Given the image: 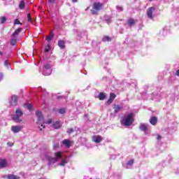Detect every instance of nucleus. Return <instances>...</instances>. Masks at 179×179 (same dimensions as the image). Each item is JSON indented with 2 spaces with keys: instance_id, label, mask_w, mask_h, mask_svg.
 <instances>
[{
  "instance_id": "nucleus-1",
  "label": "nucleus",
  "mask_w": 179,
  "mask_h": 179,
  "mask_svg": "<svg viewBox=\"0 0 179 179\" xmlns=\"http://www.w3.org/2000/svg\"><path fill=\"white\" fill-rule=\"evenodd\" d=\"M134 117V113H129L127 116L124 117L120 122L122 125H124V127H131L135 122Z\"/></svg>"
},
{
  "instance_id": "nucleus-2",
  "label": "nucleus",
  "mask_w": 179,
  "mask_h": 179,
  "mask_svg": "<svg viewBox=\"0 0 179 179\" xmlns=\"http://www.w3.org/2000/svg\"><path fill=\"white\" fill-rule=\"evenodd\" d=\"M103 8H104V4H103V3L94 2L92 4V8L91 9L92 15L97 16L100 10H103Z\"/></svg>"
},
{
  "instance_id": "nucleus-3",
  "label": "nucleus",
  "mask_w": 179,
  "mask_h": 179,
  "mask_svg": "<svg viewBox=\"0 0 179 179\" xmlns=\"http://www.w3.org/2000/svg\"><path fill=\"white\" fill-rule=\"evenodd\" d=\"M23 115V112L20 109L17 108L15 110V115L13 116V120L15 122H22V119L20 117Z\"/></svg>"
},
{
  "instance_id": "nucleus-4",
  "label": "nucleus",
  "mask_w": 179,
  "mask_h": 179,
  "mask_svg": "<svg viewBox=\"0 0 179 179\" xmlns=\"http://www.w3.org/2000/svg\"><path fill=\"white\" fill-rule=\"evenodd\" d=\"M19 99V96L17 95H13L11 96V100L10 101V105L11 107H15V106H17V100Z\"/></svg>"
},
{
  "instance_id": "nucleus-5",
  "label": "nucleus",
  "mask_w": 179,
  "mask_h": 179,
  "mask_svg": "<svg viewBox=\"0 0 179 179\" xmlns=\"http://www.w3.org/2000/svg\"><path fill=\"white\" fill-rule=\"evenodd\" d=\"M156 10V8L155 7H150L147 9V15L149 19H153V12Z\"/></svg>"
},
{
  "instance_id": "nucleus-6",
  "label": "nucleus",
  "mask_w": 179,
  "mask_h": 179,
  "mask_svg": "<svg viewBox=\"0 0 179 179\" xmlns=\"http://www.w3.org/2000/svg\"><path fill=\"white\" fill-rule=\"evenodd\" d=\"M23 129V127L22 126H12L11 131L14 132V134H17V132H20Z\"/></svg>"
},
{
  "instance_id": "nucleus-7",
  "label": "nucleus",
  "mask_w": 179,
  "mask_h": 179,
  "mask_svg": "<svg viewBox=\"0 0 179 179\" xmlns=\"http://www.w3.org/2000/svg\"><path fill=\"white\" fill-rule=\"evenodd\" d=\"M117 97V95H115V94H114L113 92H110V96L109 99H108V101H106V103L108 104H111V103H113V101H114V99Z\"/></svg>"
},
{
  "instance_id": "nucleus-8",
  "label": "nucleus",
  "mask_w": 179,
  "mask_h": 179,
  "mask_svg": "<svg viewBox=\"0 0 179 179\" xmlns=\"http://www.w3.org/2000/svg\"><path fill=\"white\" fill-rule=\"evenodd\" d=\"M43 69H45V71H48V72L45 73V75H51L52 73V70L51 69V64H45Z\"/></svg>"
},
{
  "instance_id": "nucleus-9",
  "label": "nucleus",
  "mask_w": 179,
  "mask_h": 179,
  "mask_svg": "<svg viewBox=\"0 0 179 179\" xmlns=\"http://www.w3.org/2000/svg\"><path fill=\"white\" fill-rule=\"evenodd\" d=\"M101 141H103V138H101V136L100 135L92 136V141L95 142V143H100Z\"/></svg>"
},
{
  "instance_id": "nucleus-10",
  "label": "nucleus",
  "mask_w": 179,
  "mask_h": 179,
  "mask_svg": "<svg viewBox=\"0 0 179 179\" xmlns=\"http://www.w3.org/2000/svg\"><path fill=\"white\" fill-rule=\"evenodd\" d=\"M8 167V161L5 159H0V169Z\"/></svg>"
},
{
  "instance_id": "nucleus-11",
  "label": "nucleus",
  "mask_w": 179,
  "mask_h": 179,
  "mask_svg": "<svg viewBox=\"0 0 179 179\" xmlns=\"http://www.w3.org/2000/svg\"><path fill=\"white\" fill-rule=\"evenodd\" d=\"M66 43V42L64 40H59L57 43V45L58 47H59V48H61V50H64V48H65Z\"/></svg>"
},
{
  "instance_id": "nucleus-12",
  "label": "nucleus",
  "mask_w": 179,
  "mask_h": 179,
  "mask_svg": "<svg viewBox=\"0 0 179 179\" xmlns=\"http://www.w3.org/2000/svg\"><path fill=\"white\" fill-rule=\"evenodd\" d=\"M36 115L38 117V122L43 121L44 120V117L43 116V113L40 111L36 112Z\"/></svg>"
},
{
  "instance_id": "nucleus-13",
  "label": "nucleus",
  "mask_w": 179,
  "mask_h": 179,
  "mask_svg": "<svg viewBox=\"0 0 179 179\" xmlns=\"http://www.w3.org/2000/svg\"><path fill=\"white\" fill-rule=\"evenodd\" d=\"M157 117L156 116H152L150 118V123L151 125H157Z\"/></svg>"
},
{
  "instance_id": "nucleus-14",
  "label": "nucleus",
  "mask_w": 179,
  "mask_h": 179,
  "mask_svg": "<svg viewBox=\"0 0 179 179\" xmlns=\"http://www.w3.org/2000/svg\"><path fill=\"white\" fill-rule=\"evenodd\" d=\"M136 23V20H134V18H129L127 20V24L129 26V27H132L134 24Z\"/></svg>"
},
{
  "instance_id": "nucleus-15",
  "label": "nucleus",
  "mask_w": 179,
  "mask_h": 179,
  "mask_svg": "<svg viewBox=\"0 0 179 179\" xmlns=\"http://www.w3.org/2000/svg\"><path fill=\"white\" fill-rule=\"evenodd\" d=\"M23 30V29L22 28H17L14 33L12 34L13 37H16V36H19V34H20V33L22 32V31Z\"/></svg>"
},
{
  "instance_id": "nucleus-16",
  "label": "nucleus",
  "mask_w": 179,
  "mask_h": 179,
  "mask_svg": "<svg viewBox=\"0 0 179 179\" xmlns=\"http://www.w3.org/2000/svg\"><path fill=\"white\" fill-rule=\"evenodd\" d=\"M114 110H115V114H117V113H120V111L122 110V106H120V105H115Z\"/></svg>"
},
{
  "instance_id": "nucleus-17",
  "label": "nucleus",
  "mask_w": 179,
  "mask_h": 179,
  "mask_svg": "<svg viewBox=\"0 0 179 179\" xmlns=\"http://www.w3.org/2000/svg\"><path fill=\"white\" fill-rule=\"evenodd\" d=\"M62 143L66 146V148H71V141L68 139H65L62 141Z\"/></svg>"
},
{
  "instance_id": "nucleus-18",
  "label": "nucleus",
  "mask_w": 179,
  "mask_h": 179,
  "mask_svg": "<svg viewBox=\"0 0 179 179\" xmlns=\"http://www.w3.org/2000/svg\"><path fill=\"white\" fill-rule=\"evenodd\" d=\"M139 129H141V131H143L144 132H146V131H148V126H146V124H141Z\"/></svg>"
},
{
  "instance_id": "nucleus-19",
  "label": "nucleus",
  "mask_w": 179,
  "mask_h": 179,
  "mask_svg": "<svg viewBox=\"0 0 179 179\" xmlns=\"http://www.w3.org/2000/svg\"><path fill=\"white\" fill-rule=\"evenodd\" d=\"M53 128H55V129H59V128H61V123L59 122H55L53 124H52Z\"/></svg>"
},
{
  "instance_id": "nucleus-20",
  "label": "nucleus",
  "mask_w": 179,
  "mask_h": 179,
  "mask_svg": "<svg viewBox=\"0 0 179 179\" xmlns=\"http://www.w3.org/2000/svg\"><path fill=\"white\" fill-rule=\"evenodd\" d=\"M98 99H99V100H106V93H99V94L98 95Z\"/></svg>"
},
{
  "instance_id": "nucleus-21",
  "label": "nucleus",
  "mask_w": 179,
  "mask_h": 179,
  "mask_svg": "<svg viewBox=\"0 0 179 179\" xmlns=\"http://www.w3.org/2000/svg\"><path fill=\"white\" fill-rule=\"evenodd\" d=\"M8 179H20V177L13 175V174H9L7 176Z\"/></svg>"
},
{
  "instance_id": "nucleus-22",
  "label": "nucleus",
  "mask_w": 179,
  "mask_h": 179,
  "mask_svg": "<svg viewBox=\"0 0 179 179\" xmlns=\"http://www.w3.org/2000/svg\"><path fill=\"white\" fill-rule=\"evenodd\" d=\"M112 38L108 36H105L102 38V41H103V43H106V41L110 42Z\"/></svg>"
},
{
  "instance_id": "nucleus-23",
  "label": "nucleus",
  "mask_w": 179,
  "mask_h": 179,
  "mask_svg": "<svg viewBox=\"0 0 179 179\" xmlns=\"http://www.w3.org/2000/svg\"><path fill=\"white\" fill-rule=\"evenodd\" d=\"M54 38V33L51 32L49 36L46 37L47 41H51Z\"/></svg>"
},
{
  "instance_id": "nucleus-24",
  "label": "nucleus",
  "mask_w": 179,
  "mask_h": 179,
  "mask_svg": "<svg viewBox=\"0 0 179 179\" xmlns=\"http://www.w3.org/2000/svg\"><path fill=\"white\" fill-rule=\"evenodd\" d=\"M48 160H49V163L51 164V163H57L58 159L55 157H50L48 158Z\"/></svg>"
},
{
  "instance_id": "nucleus-25",
  "label": "nucleus",
  "mask_w": 179,
  "mask_h": 179,
  "mask_svg": "<svg viewBox=\"0 0 179 179\" xmlns=\"http://www.w3.org/2000/svg\"><path fill=\"white\" fill-rule=\"evenodd\" d=\"M104 18H105V20L106 21V22L108 23V24H110V23H111V16L105 15Z\"/></svg>"
},
{
  "instance_id": "nucleus-26",
  "label": "nucleus",
  "mask_w": 179,
  "mask_h": 179,
  "mask_svg": "<svg viewBox=\"0 0 179 179\" xmlns=\"http://www.w3.org/2000/svg\"><path fill=\"white\" fill-rule=\"evenodd\" d=\"M54 155L55 156V157H57V159H62V152L59 151L57 152H55Z\"/></svg>"
},
{
  "instance_id": "nucleus-27",
  "label": "nucleus",
  "mask_w": 179,
  "mask_h": 179,
  "mask_svg": "<svg viewBox=\"0 0 179 179\" xmlns=\"http://www.w3.org/2000/svg\"><path fill=\"white\" fill-rule=\"evenodd\" d=\"M24 6H25L24 0H22L20 1V4H19V8H20V9H24Z\"/></svg>"
},
{
  "instance_id": "nucleus-28",
  "label": "nucleus",
  "mask_w": 179,
  "mask_h": 179,
  "mask_svg": "<svg viewBox=\"0 0 179 179\" xmlns=\"http://www.w3.org/2000/svg\"><path fill=\"white\" fill-rule=\"evenodd\" d=\"M16 43H17V41L16 39H11L10 45H16Z\"/></svg>"
},
{
  "instance_id": "nucleus-29",
  "label": "nucleus",
  "mask_w": 179,
  "mask_h": 179,
  "mask_svg": "<svg viewBox=\"0 0 179 179\" xmlns=\"http://www.w3.org/2000/svg\"><path fill=\"white\" fill-rule=\"evenodd\" d=\"M66 163H68V162L63 159L62 160V162L59 164V166H61L62 167H64V166H65Z\"/></svg>"
},
{
  "instance_id": "nucleus-30",
  "label": "nucleus",
  "mask_w": 179,
  "mask_h": 179,
  "mask_svg": "<svg viewBox=\"0 0 179 179\" xmlns=\"http://www.w3.org/2000/svg\"><path fill=\"white\" fill-rule=\"evenodd\" d=\"M59 114H65V113H66V110H65V108H60L59 110Z\"/></svg>"
},
{
  "instance_id": "nucleus-31",
  "label": "nucleus",
  "mask_w": 179,
  "mask_h": 179,
  "mask_svg": "<svg viewBox=\"0 0 179 179\" xmlns=\"http://www.w3.org/2000/svg\"><path fill=\"white\" fill-rule=\"evenodd\" d=\"M27 19H28V22H33V20L31 19V14L30 13L27 14Z\"/></svg>"
},
{
  "instance_id": "nucleus-32",
  "label": "nucleus",
  "mask_w": 179,
  "mask_h": 179,
  "mask_svg": "<svg viewBox=\"0 0 179 179\" xmlns=\"http://www.w3.org/2000/svg\"><path fill=\"white\" fill-rule=\"evenodd\" d=\"M51 50V46L50 45H48L45 49V52H48Z\"/></svg>"
},
{
  "instance_id": "nucleus-33",
  "label": "nucleus",
  "mask_w": 179,
  "mask_h": 179,
  "mask_svg": "<svg viewBox=\"0 0 179 179\" xmlns=\"http://www.w3.org/2000/svg\"><path fill=\"white\" fill-rule=\"evenodd\" d=\"M27 108L28 110H31V108H33V104L32 103H29L27 105Z\"/></svg>"
},
{
  "instance_id": "nucleus-34",
  "label": "nucleus",
  "mask_w": 179,
  "mask_h": 179,
  "mask_svg": "<svg viewBox=\"0 0 179 179\" xmlns=\"http://www.w3.org/2000/svg\"><path fill=\"white\" fill-rule=\"evenodd\" d=\"M74 131H75V130H74L73 129L70 128V129H69L67 130V134H71L73 133Z\"/></svg>"
},
{
  "instance_id": "nucleus-35",
  "label": "nucleus",
  "mask_w": 179,
  "mask_h": 179,
  "mask_svg": "<svg viewBox=\"0 0 179 179\" xmlns=\"http://www.w3.org/2000/svg\"><path fill=\"white\" fill-rule=\"evenodd\" d=\"M6 20V17H1V23L2 24H3V23H5V21Z\"/></svg>"
},
{
  "instance_id": "nucleus-36",
  "label": "nucleus",
  "mask_w": 179,
  "mask_h": 179,
  "mask_svg": "<svg viewBox=\"0 0 179 179\" xmlns=\"http://www.w3.org/2000/svg\"><path fill=\"white\" fill-rule=\"evenodd\" d=\"M14 24H22V22L18 19L15 20Z\"/></svg>"
},
{
  "instance_id": "nucleus-37",
  "label": "nucleus",
  "mask_w": 179,
  "mask_h": 179,
  "mask_svg": "<svg viewBox=\"0 0 179 179\" xmlns=\"http://www.w3.org/2000/svg\"><path fill=\"white\" fill-rule=\"evenodd\" d=\"M132 164H134V159H130V160L127 162V166H132Z\"/></svg>"
},
{
  "instance_id": "nucleus-38",
  "label": "nucleus",
  "mask_w": 179,
  "mask_h": 179,
  "mask_svg": "<svg viewBox=\"0 0 179 179\" xmlns=\"http://www.w3.org/2000/svg\"><path fill=\"white\" fill-rule=\"evenodd\" d=\"M53 148L54 149H58L59 148V143L55 144Z\"/></svg>"
},
{
  "instance_id": "nucleus-39",
  "label": "nucleus",
  "mask_w": 179,
  "mask_h": 179,
  "mask_svg": "<svg viewBox=\"0 0 179 179\" xmlns=\"http://www.w3.org/2000/svg\"><path fill=\"white\" fill-rule=\"evenodd\" d=\"M47 72H48V71H45V69H43V75L45 76H50V75H46L45 73H47Z\"/></svg>"
},
{
  "instance_id": "nucleus-40",
  "label": "nucleus",
  "mask_w": 179,
  "mask_h": 179,
  "mask_svg": "<svg viewBox=\"0 0 179 179\" xmlns=\"http://www.w3.org/2000/svg\"><path fill=\"white\" fill-rule=\"evenodd\" d=\"M162 139V136L160 135V134H158L157 136V141H160Z\"/></svg>"
},
{
  "instance_id": "nucleus-41",
  "label": "nucleus",
  "mask_w": 179,
  "mask_h": 179,
  "mask_svg": "<svg viewBox=\"0 0 179 179\" xmlns=\"http://www.w3.org/2000/svg\"><path fill=\"white\" fill-rule=\"evenodd\" d=\"M51 122H52V119H49L45 124H51Z\"/></svg>"
},
{
  "instance_id": "nucleus-42",
  "label": "nucleus",
  "mask_w": 179,
  "mask_h": 179,
  "mask_svg": "<svg viewBox=\"0 0 179 179\" xmlns=\"http://www.w3.org/2000/svg\"><path fill=\"white\" fill-rule=\"evenodd\" d=\"M48 2H50V3H55V0H48Z\"/></svg>"
},
{
  "instance_id": "nucleus-43",
  "label": "nucleus",
  "mask_w": 179,
  "mask_h": 179,
  "mask_svg": "<svg viewBox=\"0 0 179 179\" xmlns=\"http://www.w3.org/2000/svg\"><path fill=\"white\" fill-rule=\"evenodd\" d=\"M8 146L12 147L13 146V144L12 143L8 142L7 143Z\"/></svg>"
},
{
  "instance_id": "nucleus-44",
  "label": "nucleus",
  "mask_w": 179,
  "mask_h": 179,
  "mask_svg": "<svg viewBox=\"0 0 179 179\" xmlns=\"http://www.w3.org/2000/svg\"><path fill=\"white\" fill-rule=\"evenodd\" d=\"M175 75L179 76V69L176 71Z\"/></svg>"
},
{
  "instance_id": "nucleus-45",
  "label": "nucleus",
  "mask_w": 179,
  "mask_h": 179,
  "mask_svg": "<svg viewBox=\"0 0 179 179\" xmlns=\"http://www.w3.org/2000/svg\"><path fill=\"white\" fill-rule=\"evenodd\" d=\"M2 78H3V75L0 73V81L2 80Z\"/></svg>"
},
{
  "instance_id": "nucleus-46",
  "label": "nucleus",
  "mask_w": 179,
  "mask_h": 179,
  "mask_svg": "<svg viewBox=\"0 0 179 179\" xmlns=\"http://www.w3.org/2000/svg\"><path fill=\"white\" fill-rule=\"evenodd\" d=\"M4 65H5V66H8V60H6L4 62Z\"/></svg>"
},
{
  "instance_id": "nucleus-47",
  "label": "nucleus",
  "mask_w": 179,
  "mask_h": 179,
  "mask_svg": "<svg viewBox=\"0 0 179 179\" xmlns=\"http://www.w3.org/2000/svg\"><path fill=\"white\" fill-rule=\"evenodd\" d=\"M60 99H64L62 96H57V100H60Z\"/></svg>"
},
{
  "instance_id": "nucleus-48",
  "label": "nucleus",
  "mask_w": 179,
  "mask_h": 179,
  "mask_svg": "<svg viewBox=\"0 0 179 179\" xmlns=\"http://www.w3.org/2000/svg\"><path fill=\"white\" fill-rule=\"evenodd\" d=\"M2 55H3V53L0 50V57H2Z\"/></svg>"
},
{
  "instance_id": "nucleus-49",
  "label": "nucleus",
  "mask_w": 179,
  "mask_h": 179,
  "mask_svg": "<svg viewBox=\"0 0 179 179\" xmlns=\"http://www.w3.org/2000/svg\"><path fill=\"white\" fill-rule=\"evenodd\" d=\"M72 2L73 3L78 2V0H72Z\"/></svg>"
},
{
  "instance_id": "nucleus-50",
  "label": "nucleus",
  "mask_w": 179,
  "mask_h": 179,
  "mask_svg": "<svg viewBox=\"0 0 179 179\" xmlns=\"http://www.w3.org/2000/svg\"><path fill=\"white\" fill-rule=\"evenodd\" d=\"M41 127H43V128H45V126L41 124Z\"/></svg>"
},
{
  "instance_id": "nucleus-51",
  "label": "nucleus",
  "mask_w": 179,
  "mask_h": 179,
  "mask_svg": "<svg viewBox=\"0 0 179 179\" xmlns=\"http://www.w3.org/2000/svg\"><path fill=\"white\" fill-rule=\"evenodd\" d=\"M88 9H89V7H88V8H87L85 9V10H88Z\"/></svg>"
},
{
  "instance_id": "nucleus-52",
  "label": "nucleus",
  "mask_w": 179,
  "mask_h": 179,
  "mask_svg": "<svg viewBox=\"0 0 179 179\" xmlns=\"http://www.w3.org/2000/svg\"><path fill=\"white\" fill-rule=\"evenodd\" d=\"M43 129L40 128V131H42Z\"/></svg>"
},
{
  "instance_id": "nucleus-53",
  "label": "nucleus",
  "mask_w": 179,
  "mask_h": 179,
  "mask_svg": "<svg viewBox=\"0 0 179 179\" xmlns=\"http://www.w3.org/2000/svg\"><path fill=\"white\" fill-rule=\"evenodd\" d=\"M150 1H152V0H150Z\"/></svg>"
}]
</instances>
